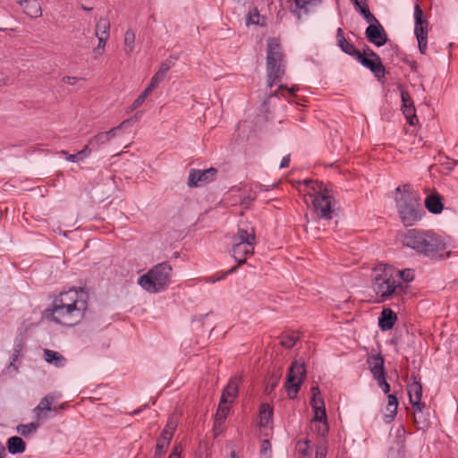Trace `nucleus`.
Returning a JSON list of instances; mask_svg holds the SVG:
<instances>
[{"label": "nucleus", "instance_id": "f257e3e1", "mask_svg": "<svg viewBox=\"0 0 458 458\" xmlns=\"http://www.w3.org/2000/svg\"><path fill=\"white\" fill-rule=\"evenodd\" d=\"M400 241L404 247L427 257L435 256L446 247L445 239L433 230L408 229L400 233Z\"/></svg>", "mask_w": 458, "mask_h": 458}, {"label": "nucleus", "instance_id": "f03ea898", "mask_svg": "<svg viewBox=\"0 0 458 458\" xmlns=\"http://www.w3.org/2000/svg\"><path fill=\"white\" fill-rule=\"evenodd\" d=\"M372 289L383 301L403 295L407 286L396 280L395 268L386 263H380L372 270Z\"/></svg>", "mask_w": 458, "mask_h": 458}, {"label": "nucleus", "instance_id": "7ed1b4c3", "mask_svg": "<svg viewBox=\"0 0 458 458\" xmlns=\"http://www.w3.org/2000/svg\"><path fill=\"white\" fill-rule=\"evenodd\" d=\"M285 55L279 40L276 38L267 39V86L272 88L285 73Z\"/></svg>", "mask_w": 458, "mask_h": 458}, {"label": "nucleus", "instance_id": "20e7f679", "mask_svg": "<svg viewBox=\"0 0 458 458\" xmlns=\"http://www.w3.org/2000/svg\"><path fill=\"white\" fill-rule=\"evenodd\" d=\"M171 275L172 267L167 262H162L140 276L138 284L150 293H160L169 285Z\"/></svg>", "mask_w": 458, "mask_h": 458}, {"label": "nucleus", "instance_id": "39448f33", "mask_svg": "<svg viewBox=\"0 0 458 458\" xmlns=\"http://www.w3.org/2000/svg\"><path fill=\"white\" fill-rule=\"evenodd\" d=\"M306 184L313 193L312 197L313 206L318 216L325 220H330L334 213L332 209V196L329 191L322 182L313 181L311 179L304 180Z\"/></svg>", "mask_w": 458, "mask_h": 458}, {"label": "nucleus", "instance_id": "423d86ee", "mask_svg": "<svg viewBox=\"0 0 458 458\" xmlns=\"http://www.w3.org/2000/svg\"><path fill=\"white\" fill-rule=\"evenodd\" d=\"M395 202L401 221L405 226L416 224L425 213L420 207L419 199L407 191L400 198H396Z\"/></svg>", "mask_w": 458, "mask_h": 458}, {"label": "nucleus", "instance_id": "0eeeda50", "mask_svg": "<svg viewBox=\"0 0 458 458\" xmlns=\"http://www.w3.org/2000/svg\"><path fill=\"white\" fill-rule=\"evenodd\" d=\"M88 293L82 288L80 290L70 289L67 292L61 293L53 302L64 306L65 309H79L80 313L84 315L88 309Z\"/></svg>", "mask_w": 458, "mask_h": 458}, {"label": "nucleus", "instance_id": "6e6552de", "mask_svg": "<svg viewBox=\"0 0 458 458\" xmlns=\"http://www.w3.org/2000/svg\"><path fill=\"white\" fill-rule=\"evenodd\" d=\"M48 311L49 314L47 316L51 320L66 327L76 325L84 316L82 313H80L79 309H65L64 306L54 302Z\"/></svg>", "mask_w": 458, "mask_h": 458}, {"label": "nucleus", "instance_id": "1a4fd4ad", "mask_svg": "<svg viewBox=\"0 0 458 458\" xmlns=\"http://www.w3.org/2000/svg\"><path fill=\"white\" fill-rule=\"evenodd\" d=\"M254 233H248L245 230L239 229L238 233L233 237L232 249L230 250L232 258H246L252 255L254 250Z\"/></svg>", "mask_w": 458, "mask_h": 458}, {"label": "nucleus", "instance_id": "9d476101", "mask_svg": "<svg viewBox=\"0 0 458 458\" xmlns=\"http://www.w3.org/2000/svg\"><path fill=\"white\" fill-rule=\"evenodd\" d=\"M306 376L304 362L295 360L292 363L287 375L285 388L291 399L294 398L300 390Z\"/></svg>", "mask_w": 458, "mask_h": 458}, {"label": "nucleus", "instance_id": "9b49d317", "mask_svg": "<svg viewBox=\"0 0 458 458\" xmlns=\"http://www.w3.org/2000/svg\"><path fill=\"white\" fill-rule=\"evenodd\" d=\"M216 168L210 167L208 169H194L189 171V177L187 184L190 188L201 187L202 185L212 182L216 174Z\"/></svg>", "mask_w": 458, "mask_h": 458}, {"label": "nucleus", "instance_id": "f8f14e48", "mask_svg": "<svg viewBox=\"0 0 458 458\" xmlns=\"http://www.w3.org/2000/svg\"><path fill=\"white\" fill-rule=\"evenodd\" d=\"M365 36L370 43L377 47L384 46L388 40V37L378 20L367 27Z\"/></svg>", "mask_w": 458, "mask_h": 458}, {"label": "nucleus", "instance_id": "ddd939ff", "mask_svg": "<svg viewBox=\"0 0 458 458\" xmlns=\"http://www.w3.org/2000/svg\"><path fill=\"white\" fill-rule=\"evenodd\" d=\"M356 60L364 67L369 69L378 81L385 77L386 70L380 57L368 58V56H363L360 53Z\"/></svg>", "mask_w": 458, "mask_h": 458}, {"label": "nucleus", "instance_id": "4468645a", "mask_svg": "<svg viewBox=\"0 0 458 458\" xmlns=\"http://www.w3.org/2000/svg\"><path fill=\"white\" fill-rule=\"evenodd\" d=\"M428 22L424 18V13L418 3L414 6V33L416 38L428 37Z\"/></svg>", "mask_w": 458, "mask_h": 458}, {"label": "nucleus", "instance_id": "2eb2a0df", "mask_svg": "<svg viewBox=\"0 0 458 458\" xmlns=\"http://www.w3.org/2000/svg\"><path fill=\"white\" fill-rule=\"evenodd\" d=\"M411 379L412 382L407 385V391L409 394V399L411 406H419L423 404L421 402L422 397V386L420 382L417 379L415 375H411Z\"/></svg>", "mask_w": 458, "mask_h": 458}, {"label": "nucleus", "instance_id": "dca6fc26", "mask_svg": "<svg viewBox=\"0 0 458 458\" xmlns=\"http://www.w3.org/2000/svg\"><path fill=\"white\" fill-rule=\"evenodd\" d=\"M61 397L62 394L60 393H51L44 396L40 400L39 403L34 408V412L36 413L37 418L38 420L43 418L42 413L44 411H52L53 404Z\"/></svg>", "mask_w": 458, "mask_h": 458}, {"label": "nucleus", "instance_id": "f3484780", "mask_svg": "<svg viewBox=\"0 0 458 458\" xmlns=\"http://www.w3.org/2000/svg\"><path fill=\"white\" fill-rule=\"evenodd\" d=\"M367 363L373 377L377 376L382 377L383 374H386L385 360L380 353L369 354L367 358Z\"/></svg>", "mask_w": 458, "mask_h": 458}, {"label": "nucleus", "instance_id": "a211bd4d", "mask_svg": "<svg viewBox=\"0 0 458 458\" xmlns=\"http://www.w3.org/2000/svg\"><path fill=\"white\" fill-rule=\"evenodd\" d=\"M336 43L340 49L354 57L355 59L359 56L360 52L354 47L353 44L348 42L344 37V33L342 28H338L336 31Z\"/></svg>", "mask_w": 458, "mask_h": 458}, {"label": "nucleus", "instance_id": "6ab92c4d", "mask_svg": "<svg viewBox=\"0 0 458 458\" xmlns=\"http://www.w3.org/2000/svg\"><path fill=\"white\" fill-rule=\"evenodd\" d=\"M414 412V423L416 424L418 429H426L428 428L430 424L429 414L425 412L426 409L425 403L419 406H412Z\"/></svg>", "mask_w": 458, "mask_h": 458}, {"label": "nucleus", "instance_id": "aec40b11", "mask_svg": "<svg viewBox=\"0 0 458 458\" xmlns=\"http://www.w3.org/2000/svg\"><path fill=\"white\" fill-rule=\"evenodd\" d=\"M396 319L397 316L391 309H384L378 318V326L382 331L390 330L394 327Z\"/></svg>", "mask_w": 458, "mask_h": 458}, {"label": "nucleus", "instance_id": "412c9836", "mask_svg": "<svg viewBox=\"0 0 458 458\" xmlns=\"http://www.w3.org/2000/svg\"><path fill=\"white\" fill-rule=\"evenodd\" d=\"M19 4L24 13L31 18H38L42 15L41 5L38 0H20Z\"/></svg>", "mask_w": 458, "mask_h": 458}, {"label": "nucleus", "instance_id": "4be33fe9", "mask_svg": "<svg viewBox=\"0 0 458 458\" xmlns=\"http://www.w3.org/2000/svg\"><path fill=\"white\" fill-rule=\"evenodd\" d=\"M242 383L241 377H232L225 388L223 391L222 396H225V399H228L231 403L237 396L239 391V386Z\"/></svg>", "mask_w": 458, "mask_h": 458}, {"label": "nucleus", "instance_id": "5701e85b", "mask_svg": "<svg viewBox=\"0 0 458 458\" xmlns=\"http://www.w3.org/2000/svg\"><path fill=\"white\" fill-rule=\"evenodd\" d=\"M44 359L47 363L52 364L56 368H63L66 364V359L64 355L56 351L49 349L44 350Z\"/></svg>", "mask_w": 458, "mask_h": 458}, {"label": "nucleus", "instance_id": "b1692460", "mask_svg": "<svg viewBox=\"0 0 458 458\" xmlns=\"http://www.w3.org/2000/svg\"><path fill=\"white\" fill-rule=\"evenodd\" d=\"M7 449L11 454H22L26 449V443L20 437H11L7 440Z\"/></svg>", "mask_w": 458, "mask_h": 458}, {"label": "nucleus", "instance_id": "393cba45", "mask_svg": "<svg viewBox=\"0 0 458 458\" xmlns=\"http://www.w3.org/2000/svg\"><path fill=\"white\" fill-rule=\"evenodd\" d=\"M273 409L267 403H262L259 408V426L267 428L272 423Z\"/></svg>", "mask_w": 458, "mask_h": 458}, {"label": "nucleus", "instance_id": "a878e982", "mask_svg": "<svg viewBox=\"0 0 458 458\" xmlns=\"http://www.w3.org/2000/svg\"><path fill=\"white\" fill-rule=\"evenodd\" d=\"M425 206L428 210L433 214H439L444 208V205L439 195L428 196L425 200Z\"/></svg>", "mask_w": 458, "mask_h": 458}, {"label": "nucleus", "instance_id": "bb28decb", "mask_svg": "<svg viewBox=\"0 0 458 458\" xmlns=\"http://www.w3.org/2000/svg\"><path fill=\"white\" fill-rule=\"evenodd\" d=\"M397 408H398V399L395 394H388L387 395V406L386 411L389 412L387 414H385V421L386 423L391 422L396 413H397Z\"/></svg>", "mask_w": 458, "mask_h": 458}, {"label": "nucleus", "instance_id": "cd10ccee", "mask_svg": "<svg viewBox=\"0 0 458 458\" xmlns=\"http://www.w3.org/2000/svg\"><path fill=\"white\" fill-rule=\"evenodd\" d=\"M237 264L229 268L226 271H220L215 276H211L206 278L207 283H216L222 279H224L226 276L231 275L237 271L238 267H241L243 264H246L247 259H237Z\"/></svg>", "mask_w": 458, "mask_h": 458}, {"label": "nucleus", "instance_id": "c85d7f7f", "mask_svg": "<svg viewBox=\"0 0 458 458\" xmlns=\"http://www.w3.org/2000/svg\"><path fill=\"white\" fill-rule=\"evenodd\" d=\"M353 6L369 24L372 22L375 23V21H377V19L370 13L366 2H355Z\"/></svg>", "mask_w": 458, "mask_h": 458}, {"label": "nucleus", "instance_id": "c756f323", "mask_svg": "<svg viewBox=\"0 0 458 458\" xmlns=\"http://www.w3.org/2000/svg\"><path fill=\"white\" fill-rule=\"evenodd\" d=\"M89 153H90V148H89V146H86L82 150L77 152L76 154H69L65 150L61 151V154L65 156L66 160L72 162V163H77V162L84 159L86 157H88L89 155Z\"/></svg>", "mask_w": 458, "mask_h": 458}, {"label": "nucleus", "instance_id": "7c9ffc66", "mask_svg": "<svg viewBox=\"0 0 458 458\" xmlns=\"http://www.w3.org/2000/svg\"><path fill=\"white\" fill-rule=\"evenodd\" d=\"M295 449L299 455V458H310L311 450L310 448V441L309 440L298 441L296 444Z\"/></svg>", "mask_w": 458, "mask_h": 458}, {"label": "nucleus", "instance_id": "2f4dec72", "mask_svg": "<svg viewBox=\"0 0 458 458\" xmlns=\"http://www.w3.org/2000/svg\"><path fill=\"white\" fill-rule=\"evenodd\" d=\"M39 424L38 422H31L29 424H19L16 428L17 432L23 437L35 433L38 428Z\"/></svg>", "mask_w": 458, "mask_h": 458}, {"label": "nucleus", "instance_id": "473e14b6", "mask_svg": "<svg viewBox=\"0 0 458 458\" xmlns=\"http://www.w3.org/2000/svg\"><path fill=\"white\" fill-rule=\"evenodd\" d=\"M135 41V34L133 30H127L124 34V51L127 55H130L133 51Z\"/></svg>", "mask_w": 458, "mask_h": 458}, {"label": "nucleus", "instance_id": "72a5a7b5", "mask_svg": "<svg viewBox=\"0 0 458 458\" xmlns=\"http://www.w3.org/2000/svg\"><path fill=\"white\" fill-rule=\"evenodd\" d=\"M396 280H402L403 283L412 282L414 279V270L411 268H405L402 270L395 269Z\"/></svg>", "mask_w": 458, "mask_h": 458}, {"label": "nucleus", "instance_id": "f704fd0d", "mask_svg": "<svg viewBox=\"0 0 458 458\" xmlns=\"http://www.w3.org/2000/svg\"><path fill=\"white\" fill-rule=\"evenodd\" d=\"M298 340L295 333H284L281 335L280 344L285 348H292Z\"/></svg>", "mask_w": 458, "mask_h": 458}, {"label": "nucleus", "instance_id": "c9c22d12", "mask_svg": "<svg viewBox=\"0 0 458 458\" xmlns=\"http://www.w3.org/2000/svg\"><path fill=\"white\" fill-rule=\"evenodd\" d=\"M108 142L107 140V135L105 134L104 132H100L97 135H95L94 137H92L89 141V144L87 146H89V148H99L101 145L105 144Z\"/></svg>", "mask_w": 458, "mask_h": 458}, {"label": "nucleus", "instance_id": "e433bc0d", "mask_svg": "<svg viewBox=\"0 0 458 458\" xmlns=\"http://www.w3.org/2000/svg\"><path fill=\"white\" fill-rule=\"evenodd\" d=\"M110 24L105 19H100L96 26V36H107L109 37Z\"/></svg>", "mask_w": 458, "mask_h": 458}, {"label": "nucleus", "instance_id": "4c0bfd02", "mask_svg": "<svg viewBox=\"0 0 458 458\" xmlns=\"http://www.w3.org/2000/svg\"><path fill=\"white\" fill-rule=\"evenodd\" d=\"M313 409L315 415L311 421L312 423L327 421V413L324 405L318 406L314 404Z\"/></svg>", "mask_w": 458, "mask_h": 458}, {"label": "nucleus", "instance_id": "58836bf2", "mask_svg": "<svg viewBox=\"0 0 458 458\" xmlns=\"http://www.w3.org/2000/svg\"><path fill=\"white\" fill-rule=\"evenodd\" d=\"M403 113L405 115L411 125L414 124V120L417 118L415 114V107L413 104H411L406 106H402Z\"/></svg>", "mask_w": 458, "mask_h": 458}, {"label": "nucleus", "instance_id": "ea45409f", "mask_svg": "<svg viewBox=\"0 0 458 458\" xmlns=\"http://www.w3.org/2000/svg\"><path fill=\"white\" fill-rule=\"evenodd\" d=\"M272 457V445L268 439H264L261 442L260 446V458H271Z\"/></svg>", "mask_w": 458, "mask_h": 458}, {"label": "nucleus", "instance_id": "a19ab883", "mask_svg": "<svg viewBox=\"0 0 458 458\" xmlns=\"http://www.w3.org/2000/svg\"><path fill=\"white\" fill-rule=\"evenodd\" d=\"M374 379L385 394H388L390 392V385L386 380V374H383L382 377H374Z\"/></svg>", "mask_w": 458, "mask_h": 458}, {"label": "nucleus", "instance_id": "79ce46f5", "mask_svg": "<svg viewBox=\"0 0 458 458\" xmlns=\"http://www.w3.org/2000/svg\"><path fill=\"white\" fill-rule=\"evenodd\" d=\"M174 65V58L170 56L163 62L158 69L162 73L167 74L168 71Z\"/></svg>", "mask_w": 458, "mask_h": 458}, {"label": "nucleus", "instance_id": "37998d69", "mask_svg": "<svg viewBox=\"0 0 458 458\" xmlns=\"http://www.w3.org/2000/svg\"><path fill=\"white\" fill-rule=\"evenodd\" d=\"M286 91L288 95L293 96L295 91L298 90V88L296 86L292 87L291 89H288L283 85H280L278 89L272 95L276 97H279L280 95L284 96V91Z\"/></svg>", "mask_w": 458, "mask_h": 458}, {"label": "nucleus", "instance_id": "c03bdc74", "mask_svg": "<svg viewBox=\"0 0 458 458\" xmlns=\"http://www.w3.org/2000/svg\"><path fill=\"white\" fill-rule=\"evenodd\" d=\"M312 424L314 425V427H316L317 433L321 437H324L328 431L327 421L314 422Z\"/></svg>", "mask_w": 458, "mask_h": 458}, {"label": "nucleus", "instance_id": "a18cd8bd", "mask_svg": "<svg viewBox=\"0 0 458 458\" xmlns=\"http://www.w3.org/2000/svg\"><path fill=\"white\" fill-rule=\"evenodd\" d=\"M168 445L167 442L157 441L156 445V451L154 454V458H162L165 454V447Z\"/></svg>", "mask_w": 458, "mask_h": 458}, {"label": "nucleus", "instance_id": "49530a36", "mask_svg": "<svg viewBox=\"0 0 458 458\" xmlns=\"http://www.w3.org/2000/svg\"><path fill=\"white\" fill-rule=\"evenodd\" d=\"M165 76L166 74L157 71L150 81L151 88H157L165 80Z\"/></svg>", "mask_w": 458, "mask_h": 458}, {"label": "nucleus", "instance_id": "de8ad7c7", "mask_svg": "<svg viewBox=\"0 0 458 458\" xmlns=\"http://www.w3.org/2000/svg\"><path fill=\"white\" fill-rule=\"evenodd\" d=\"M327 454V447L326 443L323 441L319 443L316 449V458H326Z\"/></svg>", "mask_w": 458, "mask_h": 458}, {"label": "nucleus", "instance_id": "09e8293b", "mask_svg": "<svg viewBox=\"0 0 458 458\" xmlns=\"http://www.w3.org/2000/svg\"><path fill=\"white\" fill-rule=\"evenodd\" d=\"M259 18H260V15L258 13L257 9H255L254 13H249V15L247 17V25H250V24L259 25Z\"/></svg>", "mask_w": 458, "mask_h": 458}, {"label": "nucleus", "instance_id": "8fccbe9b", "mask_svg": "<svg viewBox=\"0 0 458 458\" xmlns=\"http://www.w3.org/2000/svg\"><path fill=\"white\" fill-rule=\"evenodd\" d=\"M441 165L445 170L452 171L457 165V161L449 157H445V160L443 161Z\"/></svg>", "mask_w": 458, "mask_h": 458}, {"label": "nucleus", "instance_id": "3c124183", "mask_svg": "<svg viewBox=\"0 0 458 458\" xmlns=\"http://www.w3.org/2000/svg\"><path fill=\"white\" fill-rule=\"evenodd\" d=\"M418 44H419V49L421 54H425L427 50V42H428V37H422L417 38Z\"/></svg>", "mask_w": 458, "mask_h": 458}, {"label": "nucleus", "instance_id": "603ef678", "mask_svg": "<svg viewBox=\"0 0 458 458\" xmlns=\"http://www.w3.org/2000/svg\"><path fill=\"white\" fill-rule=\"evenodd\" d=\"M228 412H224V410L217 409L216 413V423L222 424L226 419Z\"/></svg>", "mask_w": 458, "mask_h": 458}, {"label": "nucleus", "instance_id": "864d4df0", "mask_svg": "<svg viewBox=\"0 0 458 458\" xmlns=\"http://www.w3.org/2000/svg\"><path fill=\"white\" fill-rule=\"evenodd\" d=\"M401 97H402V103H403L402 106H406L411 104H413L411 98L410 97V95L407 92L402 91Z\"/></svg>", "mask_w": 458, "mask_h": 458}, {"label": "nucleus", "instance_id": "5fc2aeb1", "mask_svg": "<svg viewBox=\"0 0 458 458\" xmlns=\"http://www.w3.org/2000/svg\"><path fill=\"white\" fill-rule=\"evenodd\" d=\"M228 403L231 402L228 399H225V396H221L217 409L224 410V412H229L230 407L227 405Z\"/></svg>", "mask_w": 458, "mask_h": 458}, {"label": "nucleus", "instance_id": "6e6d98bb", "mask_svg": "<svg viewBox=\"0 0 458 458\" xmlns=\"http://www.w3.org/2000/svg\"><path fill=\"white\" fill-rule=\"evenodd\" d=\"M363 56H368V58H377L379 55L375 53L372 49H370L369 47H366L363 50Z\"/></svg>", "mask_w": 458, "mask_h": 458}, {"label": "nucleus", "instance_id": "4d7b16f0", "mask_svg": "<svg viewBox=\"0 0 458 458\" xmlns=\"http://www.w3.org/2000/svg\"><path fill=\"white\" fill-rule=\"evenodd\" d=\"M125 122H123L122 124H120L119 126L117 127H114V128H112L110 131H105L104 133L107 135V140L109 141L112 138H114L116 134V131L118 130H120V128L123 126V124H124Z\"/></svg>", "mask_w": 458, "mask_h": 458}, {"label": "nucleus", "instance_id": "13d9d810", "mask_svg": "<svg viewBox=\"0 0 458 458\" xmlns=\"http://www.w3.org/2000/svg\"><path fill=\"white\" fill-rule=\"evenodd\" d=\"M145 98L140 94L135 100L134 102L132 103L131 105V109H136L138 107H140L143 102L145 101Z\"/></svg>", "mask_w": 458, "mask_h": 458}, {"label": "nucleus", "instance_id": "bf43d9fd", "mask_svg": "<svg viewBox=\"0 0 458 458\" xmlns=\"http://www.w3.org/2000/svg\"><path fill=\"white\" fill-rule=\"evenodd\" d=\"M97 37L98 38V49L104 50L108 37L107 36H97Z\"/></svg>", "mask_w": 458, "mask_h": 458}, {"label": "nucleus", "instance_id": "052dcab7", "mask_svg": "<svg viewBox=\"0 0 458 458\" xmlns=\"http://www.w3.org/2000/svg\"><path fill=\"white\" fill-rule=\"evenodd\" d=\"M80 79L78 77H72V76H64L63 78V81L64 83L74 85Z\"/></svg>", "mask_w": 458, "mask_h": 458}, {"label": "nucleus", "instance_id": "680f3d73", "mask_svg": "<svg viewBox=\"0 0 458 458\" xmlns=\"http://www.w3.org/2000/svg\"><path fill=\"white\" fill-rule=\"evenodd\" d=\"M289 164H290V155H286V156H284V157L282 158L279 167H280V168H285V167H288V166H289Z\"/></svg>", "mask_w": 458, "mask_h": 458}, {"label": "nucleus", "instance_id": "e2e57ef3", "mask_svg": "<svg viewBox=\"0 0 458 458\" xmlns=\"http://www.w3.org/2000/svg\"><path fill=\"white\" fill-rule=\"evenodd\" d=\"M310 1L311 0H294L296 7L300 9L305 8Z\"/></svg>", "mask_w": 458, "mask_h": 458}, {"label": "nucleus", "instance_id": "0e129e2a", "mask_svg": "<svg viewBox=\"0 0 458 458\" xmlns=\"http://www.w3.org/2000/svg\"><path fill=\"white\" fill-rule=\"evenodd\" d=\"M162 436L164 440H162L161 442H167L169 444V440L172 437V432H170L168 429H164Z\"/></svg>", "mask_w": 458, "mask_h": 458}, {"label": "nucleus", "instance_id": "69168bd1", "mask_svg": "<svg viewBox=\"0 0 458 458\" xmlns=\"http://www.w3.org/2000/svg\"><path fill=\"white\" fill-rule=\"evenodd\" d=\"M318 403H320L321 405H324V401L319 397V395H312V398H311V404L312 406L314 407V404L315 405H318Z\"/></svg>", "mask_w": 458, "mask_h": 458}, {"label": "nucleus", "instance_id": "338daca9", "mask_svg": "<svg viewBox=\"0 0 458 458\" xmlns=\"http://www.w3.org/2000/svg\"><path fill=\"white\" fill-rule=\"evenodd\" d=\"M68 404L66 403H63L59 404L58 406H53V411L55 413H58L67 408Z\"/></svg>", "mask_w": 458, "mask_h": 458}, {"label": "nucleus", "instance_id": "774afa93", "mask_svg": "<svg viewBox=\"0 0 458 458\" xmlns=\"http://www.w3.org/2000/svg\"><path fill=\"white\" fill-rule=\"evenodd\" d=\"M254 199L255 197L249 195L242 199V205L247 208Z\"/></svg>", "mask_w": 458, "mask_h": 458}]
</instances>
